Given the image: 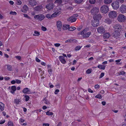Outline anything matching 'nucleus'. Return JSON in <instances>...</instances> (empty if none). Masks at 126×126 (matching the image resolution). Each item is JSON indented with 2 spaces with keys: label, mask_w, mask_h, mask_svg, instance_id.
<instances>
[{
  "label": "nucleus",
  "mask_w": 126,
  "mask_h": 126,
  "mask_svg": "<svg viewBox=\"0 0 126 126\" xmlns=\"http://www.w3.org/2000/svg\"><path fill=\"white\" fill-rule=\"evenodd\" d=\"M89 30L88 28H85L79 33V34L82 35L83 38H86L88 37L91 34V32H87Z\"/></svg>",
  "instance_id": "obj_1"
},
{
  "label": "nucleus",
  "mask_w": 126,
  "mask_h": 126,
  "mask_svg": "<svg viewBox=\"0 0 126 126\" xmlns=\"http://www.w3.org/2000/svg\"><path fill=\"white\" fill-rule=\"evenodd\" d=\"M117 19L120 22H124L126 20V17L124 15L120 14L118 16Z\"/></svg>",
  "instance_id": "obj_2"
},
{
  "label": "nucleus",
  "mask_w": 126,
  "mask_h": 126,
  "mask_svg": "<svg viewBox=\"0 0 126 126\" xmlns=\"http://www.w3.org/2000/svg\"><path fill=\"white\" fill-rule=\"evenodd\" d=\"M109 9L108 6L106 5H104L102 6L100 8L101 12L102 13L105 14L107 13L108 12Z\"/></svg>",
  "instance_id": "obj_3"
},
{
  "label": "nucleus",
  "mask_w": 126,
  "mask_h": 126,
  "mask_svg": "<svg viewBox=\"0 0 126 126\" xmlns=\"http://www.w3.org/2000/svg\"><path fill=\"white\" fill-rule=\"evenodd\" d=\"M61 12H55L52 15L49 14H47L46 16V17L48 18H50L51 17H56L59 14L61 13Z\"/></svg>",
  "instance_id": "obj_4"
},
{
  "label": "nucleus",
  "mask_w": 126,
  "mask_h": 126,
  "mask_svg": "<svg viewBox=\"0 0 126 126\" xmlns=\"http://www.w3.org/2000/svg\"><path fill=\"white\" fill-rule=\"evenodd\" d=\"M113 8L115 10H117L119 8V3L118 2L115 1L113 2L111 4Z\"/></svg>",
  "instance_id": "obj_5"
},
{
  "label": "nucleus",
  "mask_w": 126,
  "mask_h": 126,
  "mask_svg": "<svg viewBox=\"0 0 126 126\" xmlns=\"http://www.w3.org/2000/svg\"><path fill=\"white\" fill-rule=\"evenodd\" d=\"M97 31L99 33L102 34L105 32L106 30L104 27L101 26L98 28L97 29Z\"/></svg>",
  "instance_id": "obj_6"
},
{
  "label": "nucleus",
  "mask_w": 126,
  "mask_h": 126,
  "mask_svg": "<svg viewBox=\"0 0 126 126\" xmlns=\"http://www.w3.org/2000/svg\"><path fill=\"white\" fill-rule=\"evenodd\" d=\"M122 26L119 24H117L115 25L113 27L114 29V31L120 32L122 30Z\"/></svg>",
  "instance_id": "obj_7"
},
{
  "label": "nucleus",
  "mask_w": 126,
  "mask_h": 126,
  "mask_svg": "<svg viewBox=\"0 0 126 126\" xmlns=\"http://www.w3.org/2000/svg\"><path fill=\"white\" fill-rule=\"evenodd\" d=\"M117 16V13L115 11H112L109 13V16L110 18H114L115 17Z\"/></svg>",
  "instance_id": "obj_8"
},
{
  "label": "nucleus",
  "mask_w": 126,
  "mask_h": 126,
  "mask_svg": "<svg viewBox=\"0 0 126 126\" xmlns=\"http://www.w3.org/2000/svg\"><path fill=\"white\" fill-rule=\"evenodd\" d=\"M45 17L42 14H40L38 15H36L34 16V18L37 19H38L41 21Z\"/></svg>",
  "instance_id": "obj_9"
},
{
  "label": "nucleus",
  "mask_w": 126,
  "mask_h": 126,
  "mask_svg": "<svg viewBox=\"0 0 126 126\" xmlns=\"http://www.w3.org/2000/svg\"><path fill=\"white\" fill-rule=\"evenodd\" d=\"M99 20L97 19H94L92 21V25L94 27H96L99 25Z\"/></svg>",
  "instance_id": "obj_10"
},
{
  "label": "nucleus",
  "mask_w": 126,
  "mask_h": 126,
  "mask_svg": "<svg viewBox=\"0 0 126 126\" xmlns=\"http://www.w3.org/2000/svg\"><path fill=\"white\" fill-rule=\"evenodd\" d=\"M120 11L122 13H126V6L123 4L120 7L119 9Z\"/></svg>",
  "instance_id": "obj_11"
},
{
  "label": "nucleus",
  "mask_w": 126,
  "mask_h": 126,
  "mask_svg": "<svg viewBox=\"0 0 126 126\" xmlns=\"http://www.w3.org/2000/svg\"><path fill=\"white\" fill-rule=\"evenodd\" d=\"M99 11V9L98 7H94L91 10V12L93 15L96 14Z\"/></svg>",
  "instance_id": "obj_12"
},
{
  "label": "nucleus",
  "mask_w": 126,
  "mask_h": 126,
  "mask_svg": "<svg viewBox=\"0 0 126 126\" xmlns=\"http://www.w3.org/2000/svg\"><path fill=\"white\" fill-rule=\"evenodd\" d=\"M112 36L116 39H118L120 37V32H119L114 31L112 33Z\"/></svg>",
  "instance_id": "obj_13"
},
{
  "label": "nucleus",
  "mask_w": 126,
  "mask_h": 126,
  "mask_svg": "<svg viewBox=\"0 0 126 126\" xmlns=\"http://www.w3.org/2000/svg\"><path fill=\"white\" fill-rule=\"evenodd\" d=\"M57 26L58 30L60 31H61L62 27L61 22L60 21H57Z\"/></svg>",
  "instance_id": "obj_14"
},
{
  "label": "nucleus",
  "mask_w": 126,
  "mask_h": 126,
  "mask_svg": "<svg viewBox=\"0 0 126 126\" xmlns=\"http://www.w3.org/2000/svg\"><path fill=\"white\" fill-rule=\"evenodd\" d=\"M29 4L32 6H34L37 4V2L35 0H29Z\"/></svg>",
  "instance_id": "obj_15"
},
{
  "label": "nucleus",
  "mask_w": 126,
  "mask_h": 126,
  "mask_svg": "<svg viewBox=\"0 0 126 126\" xmlns=\"http://www.w3.org/2000/svg\"><path fill=\"white\" fill-rule=\"evenodd\" d=\"M54 6V4L52 3H49L46 6V8L50 10L53 9Z\"/></svg>",
  "instance_id": "obj_16"
},
{
  "label": "nucleus",
  "mask_w": 126,
  "mask_h": 126,
  "mask_svg": "<svg viewBox=\"0 0 126 126\" xmlns=\"http://www.w3.org/2000/svg\"><path fill=\"white\" fill-rule=\"evenodd\" d=\"M22 92L24 94H31L32 93L31 90L27 88L24 89L22 91Z\"/></svg>",
  "instance_id": "obj_17"
},
{
  "label": "nucleus",
  "mask_w": 126,
  "mask_h": 126,
  "mask_svg": "<svg viewBox=\"0 0 126 126\" xmlns=\"http://www.w3.org/2000/svg\"><path fill=\"white\" fill-rule=\"evenodd\" d=\"M93 18L94 19H98L99 20L101 19L102 16L100 14H95Z\"/></svg>",
  "instance_id": "obj_18"
},
{
  "label": "nucleus",
  "mask_w": 126,
  "mask_h": 126,
  "mask_svg": "<svg viewBox=\"0 0 126 126\" xmlns=\"http://www.w3.org/2000/svg\"><path fill=\"white\" fill-rule=\"evenodd\" d=\"M77 19L74 17L72 16L68 19L67 20L68 21L73 22L76 21Z\"/></svg>",
  "instance_id": "obj_19"
},
{
  "label": "nucleus",
  "mask_w": 126,
  "mask_h": 126,
  "mask_svg": "<svg viewBox=\"0 0 126 126\" xmlns=\"http://www.w3.org/2000/svg\"><path fill=\"white\" fill-rule=\"evenodd\" d=\"M59 59L61 62L63 64H65L66 62L64 57L62 56H60L59 57Z\"/></svg>",
  "instance_id": "obj_20"
},
{
  "label": "nucleus",
  "mask_w": 126,
  "mask_h": 126,
  "mask_svg": "<svg viewBox=\"0 0 126 126\" xmlns=\"http://www.w3.org/2000/svg\"><path fill=\"white\" fill-rule=\"evenodd\" d=\"M42 8V6L40 5L36 6L34 8V9L36 11H39L41 10Z\"/></svg>",
  "instance_id": "obj_21"
},
{
  "label": "nucleus",
  "mask_w": 126,
  "mask_h": 126,
  "mask_svg": "<svg viewBox=\"0 0 126 126\" xmlns=\"http://www.w3.org/2000/svg\"><path fill=\"white\" fill-rule=\"evenodd\" d=\"M28 10V8L27 6L26 5L23 6V9H21V10L22 12L25 13Z\"/></svg>",
  "instance_id": "obj_22"
},
{
  "label": "nucleus",
  "mask_w": 126,
  "mask_h": 126,
  "mask_svg": "<svg viewBox=\"0 0 126 126\" xmlns=\"http://www.w3.org/2000/svg\"><path fill=\"white\" fill-rule=\"evenodd\" d=\"M103 36L104 38H108L110 37V34L109 32H106L104 34Z\"/></svg>",
  "instance_id": "obj_23"
},
{
  "label": "nucleus",
  "mask_w": 126,
  "mask_h": 126,
  "mask_svg": "<svg viewBox=\"0 0 126 126\" xmlns=\"http://www.w3.org/2000/svg\"><path fill=\"white\" fill-rule=\"evenodd\" d=\"M112 22L111 20L109 18H106L104 21L105 22L108 24H111Z\"/></svg>",
  "instance_id": "obj_24"
},
{
  "label": "nucleus",
  "mask_w": 126,
  "mask_h": 126,
  "mask_svg": "<svg viewBox=\"0 0 126 126\" xmlns=\"http://www.w3.org/2000/svg\"><path fill=\"white\" fill-rule=\"evenodd\" d=\"M4 108V105L2 103L0 102V109L2 111L3 110Z\"/></svg>",
  "instance_id": "obj_25"
},
{
  "label": "nucleus",
  "mask_w": 126,
  "mask_h": 126,
  "mask_svg": "<svg viewBox=\"0 0 126 126\" xmlns=\"http://www.w3.org/2000/svg\"><path fill=\"white\" fill-rule=\"evenodd\" d=\"M112 2V0H104V3L106 4H110Z\"/></svg>",
  "instance_id": "obj_26"
},
{
  "label": "nucleus",
  "mask_w": 126,
  "mask_h": 126,
  "mask_svg": "<svg viewBox=\"0 0 126 126\" xmlns=\"http://www.w3.org/2000/svg\"><path fill=\"white\" fill-rule=\"evenodd\" d=\"M70 25H64L63 26V29L64 30H66L69 28Z\"/></svg>",
  "instance_id": "obj_27"
},
{
  "label": "nucleus",
  "mask_w": 126,
  "mask_h": 126,
  "mask_svg": "<svg viewBox=\"0 0 126 126\" xmlns=\"http://www.w3.org/2000/svg\"><path fill=\"white\" fill-rule=\"evenodd\" d=\"M62 2V0H56L55 1L54 3H57L59 5H60L61 4Z\"/></svg>",
  "instance_id": "obj_28"
},
{
  "label": "nucleus",
  "mask_w": 126,
  "mask_h": 126,
  "mask_svg": "<svg viewBox=\"0 0 126 126\" xmlns=\"http://www.w3.org/2000/svg\"><path fill=\"white\" fill-rule=\"evenodd\" d=\"M40 35V32L37 31H34V34H33L34 36H38Z\"/></svg>",
  "instance_id": "obj_29"
},
{
  "label": "nucleus",
  "mask_w": 126,
  "mask_h": 126,
  "mask_svg": "<svg viewBox=\"0 0 126 126\" xmlns=\"http://www.w3.org/2000/svg\"><path fill=\"white\" fill-rule=\"evenodd\" d=\"M7 69L10 71H12L13 70V67L11 65H7Z\"/></svg>",
  "instance_id": "obj_30"
},
{
  "label": "nucleus",
  "mask_w": 126,
  "mask_h": 126,
  "mask_svg": "<svg viewBox=\"0 0 126 126\" xmlns=\"http://www.w3.org/2000/svg\"><path fill=\"white\" fill-rule=\"evenodd\" d=\"M43 101L44 103L46 104H48L49 103V102L48 100L46 98H44L43 99Z\"/></svg>",
  "instance_id": "obj_31"
},
{
  "label": "nucleus",
  "mask_w": 126,
  "mask_h": 126,
  "mask_svg": "<svg viewBox=\"0 0 126 126\" xmlns=\"http://www.w3.org/2000/svg\"><path fill=\"white\" fill-rule=\"evenodd\" d=\"M97 67L100 69L104 70L105 68V66L103 65L102 66L101 65H99Z\"/></svg>",
  "instance_id": "obj_32"
},
{
  "label": "nucleus",
  "mask_w": 126,
  "mask_h": 126,
  "mask_svg": "<svg viewBox=\"0 0 126 126\" xmlns=\"http://www.w3.org/2000/svg\"><path fill=\"white\" fill-rule=\"evenodd\" d=\"M8 126H13V122L10 121L8 122Z\"/></svg>",
  "instance_id": "obj_33"
},
{
  "label": "nucleus",
  "mask_w": 126,
  "mask_h": 126,
  "mask_svg": "<svg viewBox=\"0 0 126 126\" xmlns=\"http://www.w3.org/2000/svg\"><path fill=\"white\" fill-rule=\"evenodd\" d=\"M76 28L74 27H69V30L70 31H73L76 29Z\"/></svg>",
  "instance_id": "obj_34"
},
{
  "label": "nucleus",
  "mask_w": 126,
  "mask_h": 126,
  "mask_svg": "<svg viewBox=\"0 0 126 126\" xmlns=\"http://www.w3.org/2000/svg\"><path fill=\"white\" fill-rule=\"evenodd\" d=\"M25 100L26 101H27L29 99L30 97L28 95H26L25 96Z\"/></svg>",
  "instance_id": "obj_35"
},
{
  "label": "nucleus",
  "mask_w": 126,
  "mask_h": 126,
  "mask_svg": "<svg viewBox=\"0 0 126 126\" xmlns=\"http://www.w3.org/2000/svg\"><path fill=\"white\" fill-rule=\"evenodd\" d=\"M92 71V70L91 69H88L86 71V73L87 74H89Z\"/></svg>",
  "instance_id": "obj_36"
},
{
  "label": "nucleus",
  "mask_w": 126,
  "mask_h": 126,
  "mask_svg": "<svg viewBox=\"0 0 126 126\" xmlns=\"http://www.w3.org/2000/svg\"><path fill=\"white\" fill-rule=\"evenodd\" d=\"M16 3L18 5H20L22 3L21 1L20 0H16Z\"/></svg>",
  "instance_id": "obj_37"
},
{
  "label": "nucleus",
  "mask_w": 126,
  "mask_h": 126,
  "mask_svg": "<svg viewBox=\"0 0 126 126\" xmlns=\"http://www.w3.org/2000/svg\"><path fill=\"white\" fill-rule=\"evenodd\" d=\"M53 114V113L50 112L49 111H48L46 112V114L48 115H52Z\"/></svg>",
  "instance_id": "obj_38"
},
{
  "label": "nucleus",
  "mask_w": 126,
  "mask_h": 126,
  "mask_svg": "<svg viewBox=\"0 0 126 126\" xmlns=\"http://www.w3.org/2000/svg\"><path fill=\"white\" fill-rule=\"evenodd\" d=\"M48 71L50 75L51 74L53 71V70L49 68H48Z\"/></svg>",
  "instance_id": "obj_39"
},
{
  "label": "nucleus",
  "mask_w": 126,
  "mask_h": 126,
  "mask_svg": "<svg viewBox=\"0 0 126 126\" xmlns=\"http://www.w3.org/2000/svg\"><path fill=\"white\" fill-rule=\"evenodd\" d=\"M95 97L99 99H101L102 98V96L101 95L98 94Z\"/></svg>",
  "instance_id": "obj_40"
},
{
  "label": "nucleus",
  "mask_w": 126,
  "mask_h": 126,
  "mask_svg": "<svg viewBox=\"0 0 126 126\" xmlns=\"http://www.w3.org/2000/svg\"><path fill=\"white\" fill-rule=\"evenodd\" d=\"M95 0H89V3L91 4H94L95 2Z\"/></svg>",
  "instance_id": "obj_41"
},
{
  "label": "nucleus",
  "mask_w": 126,
  "mask_h": 126,
  "mask_svg": "<svg viewBox=\"0 0 126 126\" xmlns=\"http://www.w3.org/2000/svg\"><path fill=\"white\" fill-rule=\"evenodd\" d=\"M75 1L77 3H80L83 1V0H75Z\"/></svg>",
  "instance_id": "obj_42"
},
{
  "label": "nucleus",
  "mask_w": 126,
  "mask_h": 126,
  "mask_svg": "<svg viewBox=\"0 0 126 126\" xmlns=\"http://www.w3.org/2000/svg\"><path fill=\"white\" fill-rule=\"evenodd\" d=\"M73 41V40L72 39H69L65 41V42L66 43L68 42L71 43Z\"/></svg>",
  "instance_id": "obj_43"
},
{
  "label": "nucleus",
  "mask_w": 126,
  "mask_h": 126,
  "mask_svg": "<svg viewBox=\"0 0 126 126\" xmlns=\"http://www.w3.org/2000/svg\"><path fill=\"white\" fill-rule=\"evenodd\" d=\"M81 48L79 46H78L76 47L75 49V50H79Z\"/></svg>",
  "instance_id": "obj_44"
},
{
  "label": "nucleus",
  "mask_w": 126,
  "mask_h": 126,
  "mask_svg": "<svg viewBox=\"0 0 126 126\" xmlns=\"http://www.w3.org/2000/svg\"><path fill=\"white\" fill-rule=\"evenodd\" d=\"M12 90V91H15L16 89V87L15 86H12L11 87Z\"/></svg>",
  "instance_id": "obj_45"
},
{
  "label": "nucleus",
  "mask_w": 126,
  "mask_h": 126,
  "mask_svg": "<svg viewBox=\"0 0 126 126\" xmlns=\"http://www.w3.org/2000/svg\"><path fill=\"white\" fill-rule=\"evenodd\" d=\"M23 15L24 16V17H25L26 18H27L28 19H31V17L28 16L26 14H23Z\"/></svg>",
  "instance_id": "obj_46"
},
{
  "label": "nucleus",
  "mask_w": 126,
  "mask_h": 126,
  "mask_svg": "<svg viewBox=\"0 0 126 126\" xmlns=\"http://www.w3.org/2000/svg\"><path fill=\"white\" fill-rule=\"evenodd\" d=\"M10 14L13 15H16V13L15 12L11 11L10 12Z\"/></svg>",
  "instance_id": "obj_47"
},
{
  "label": "nucleus",
  "mask_w": 126,
  "mask_h": 126,
  "mask_svg": "<svg viewBox=\"0 0 126 126\" xmlns=\"http://www.w3.org/2000/svg\"><path fill=\"white\" fill-rule=\"evenodd\" d=\"M14 102L15 103L17 104H18L19 103V101L18 99H16L15 100Z\"/></svg>",
  "instance_id": "obj_48"
},
{
  "label": "nucleus",
  "mask_w": 126,
  "mask_h": 126,
  "mask_svg": "<svg viewBox=\"0 0 126 126\" xmlns=\"http://www.w3.org/2000/svg\"><path fill=\"white\" fill-rule=\"evenodd\" d=\"M126 74V73L124 71H122L120 72L119 74L120 75H124Z\"/></svg>",
  "instance_id": "obj_49"
},
{
  "label": "nucleus",
  "mask_w": 126,
  "mask_h": 126,
  "mask_svg": "<svg viewBox=\"0 0 126 126\" xmlns=\"http://www.w3.org/2000/svg\"><path fill=\"white\" fill-rule=\"evenodd\" d=\"M104 75V73H102L100 75V77H99V78L100 79L102 78Z\"/></svg>",
  "instance_id": "obj_50"
},
{
  "label": "nucleus",
  "mask_w": 126,
  "mask_h": 126,
  "mask_svg": "<svg viewBox=\"0 0 126 126\" xmlns=\"http://www.w3.org/2000/svg\"><path fill=\"white\" fill-rule=\"evenodd\" d=\"M15 58L17 59V60H20L21 58V57L20 56H15Z\"/></svg>",
  "instance_id": "obj_51"
},
{
  "label": "nucleus",
  "mask_w": 126,
  "mask_h": 126,
  "mask_svg": "<svg viewBox=\"0 0 126 126\" xmlns=\"http://www.w3.org/2000/svg\"><path fill=\"white\" fill-rule=\"evenodd\" d=\"M41 29L43 31H45L47 29L45 27L43 26L41 27Z\"/></svg>",
  "instance_id": "obj_52"
},
{
  "label": "nucleus",
  "mask_w": 126,
  "mask_h": 126,
  "mask_svg": "<svg viewBox=\"0 0 126 126\" xmlns=\"http://www.w3.org/2000/svg\"><path fill=\"white\" fill-rule=\"evenodd\" d=\"M16 83L19 84V83H21V81L20 80H19L17 79L16 80Z\"/></svg>",
  "instance_id": "obj_53"
},
{
  "label": "nucleus",
  "mask_w": 126,
  "mask_h": 126,
  "mask_svg": "<svg viewBox=\"0 0 126 126\" xmlns=\"http://www.w3.org/2000/svg\"><path fill=\"white\" fill-rule=\"evenodd\" d=\"M116 1H117L118 2H120L121 3H123L124 1V0H116Z\"/></svg>",
  "instance_id": "obj_54"
},
{
  "label": "nucleus",
  "mask_w": 126,
  "mask_h": 126,
  "mask_svg": "<svg viewBox=\"0 0 126 126\" xmlns=\"http://www.w3.org/2000/svg\"><path fill=\"white\" fill-rule=\"evenodd\" d=\"M4 79L6 80H7L10 79V78L9 77H5L4 78Z\"/></svg>",
  "instance_id": "obj_55"
},
{
  "label": "nucleus",
  "mask_w": 126,
  "mask_h": 126,
  "mask_svg": "<svg viewBox=\"0 0 126 126\" xmlns=\"http://www.w3.org/2000/svg\"><path fill=\"white\" fill-rule=\"evenodd\" d=\"M94 87L96 89H97L99 88V86L98 85H96Z\"/></svg>",
  "instance_id": "obj_56"
},
{
  "label": "nucleus",
  "mask_w": 126,
  "mask_h": 126,
  "mask_svg": "<svg viewBox=\"0 0 126 126\" xmlns=\"http://www.w3.org/2000/svg\"><path fill=\"white\" fill-rule=\"evenodd\" d=\"M59 92V89H56L55 90L54 93L55 94H57Z\"/></svg>",
  "instance_id": "obj_57"
},
{
  "label": "nucleus",
  "mask_w": 126,
  "mask_h": 126,
  "mask_svg": "<svg viewBox=\"0 0 126 126\" xmlns=\"http://www.w3.org/2000/svg\"><path fill=\"white\" fill-rule=\"evenodd\" d=\"M43 126H49V125L48 123H43Z\"/></svg>",
  "instance_id": "obj_58"
},
{
  "label": "nucleus",
  "mask_w": 126,
  "mask_h": 126,
  "mask_svg": "<svg viewBox=\"0 0 126 126\" xmlns=\"http://www.w3.org/2000/svg\"><path fill=\"white\" fill-rule=\"evenodd\" d=\"M54 45L56 47H58L60 45V44L59 43H56Z\"/></svg>",
  "instance_id": "obj_59"
},
{
  "label": "nucleus",
  "mask_w": 126,
  "mask_h": 126,
  "mask_svg": "<svg viewBox=\"0 0 126 126\" xmlns=\"http://www.w3.org/2000/svg\"><path fill=\"white\" fill-rule=\"evenodd\" d=\"M88 91L89 93H93V91L90 88H89L88 89Z\"/></svg>",
  "instance_id": "obj_60"
},
{
  "label": "nucleus",
  "mask_w": 126,
  "mask_h": 126,
  "mask_svg": "<svg viewBox=\"0 0 126 126\" xmlns=\"http://www.w3.org/2000/svg\"><path fill=\"white\" fill-rule=\"evenodd\" d=\"M82 27L79 26L77 28V30L78 31H79L82 29Z\"/></svg>",
  "instance_id": "obj_61"
},
{
  "label": "nucleus",
  "mask_w": 126,
  "mask_h": 126,
  "mask_svg": "<svg viewBox=\"0 0 126 126\" xmlns=\"http://www.w3.org/2000/svg\"><path fill=\"white\" fill-rule=\"evenodd\" d=\"M35 60L37 62H40V60L37 57H36L35 58Z\"/></svg>",
  "instance_id": "obj_62"
},
{
  "label": "nucleus",
  "mask_w": 126,
  "mask_h": 126,
  "mask_svg": "<svg viewBox=\"0 0 126 126\" xmlns=\"http://www.w3.org/2000/svg\"><path fill=\"white\" fill-rule=\"evenodd\" d=\"M62 125V123L61 122H59L57 124V126H61Z\"/></svg>",
  "instance_id": "obj_63"
},
{
  "label": "nucleus",
  "mask_w": 126,
  "mask_h": 126,
  "mask_svg": "<svg viewBox=\"0 0 126 126\" xmlns=\"http://www.w3.org/2000/svg\"><path fill=\"white\" fill-rule=\"evenodd\" d=\"M41 64L42 65L45 66L46 64L45 63L43 62H42L41 63Z\"/></svg>",
  "instance_id": "obj_64"
}]
</instances>
